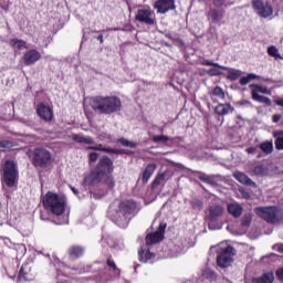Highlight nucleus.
Masks as SVG:
<instances>
[{
    "mask_svg": "<svg viewBox=\"0 0 283 283\" xmlns=\"http://www.w3.org/2000/svg\"><path fill=\"white\" fill-rule=\"evenodd\" d=\"M136 211V202L132 200L122 201L117 207L112 205L108 209V217L115 224L125 229L129 224V216Z\"/></svg>",
    "mask_w": 283,
    "mask_h": 283,
    "instance_id": "nucleus-1",
    "label": "nucleus"
},
{
    "mask_svg": "<svg viewBox=\"0 0 283 283\" xmlns=\"http://www.w3.org/2000/svg\"><path fill=\"white\" fill-rule=\"evenodd\" d=\"M91 107L98 114H115L120 112L123 103L116 96H97L91 101Z\"/></svg>",
    "mask_w": 283,
    "mask_h": 283,
    "instance_id": "nucleus-2",
    "label": "nucleus"
},
{
    "mask_svg": "<svg viewBox=\"0 0 283 283\" xmlns=\"http://www.w3.org/2000/svg\"><path fill=\"white\" fill-rule=\"evenodd\" d=\"M43 205L48 211H52L54 216H61L65 211V197L53 192H48L43 197Z\"/></svg>",
    "mask_w": 283,
    "mask_h": 283,
    "instance_id": "nucleus-3",
    "label": "nucleus"
},
{
    "mask_svg": "<svg viewBox=\"0 0 283 283\" xmlns=\"http://www.w3.org/2000/svg\"><path fill=\"white\" fill-rule=\"evenodd\" d=\"M255 213L260 216L265 222L270 224H277L282 222L283 211L282 208L272 206V207H261L255 209Z\"/></svg>",
    "mask_w": 283,
    "mask_h": 283,
    "instance_id": "nucleus-4",
    "label": "nucleus"
},
{
    "mask_svg": "<svg viewBox=\"0 0 283 283\" xmlns=\"http://www.w3.org/2000/svg\"><path fill=\"white\" fill-rule=\"evenodd\" d=\"M3 182L8 187H14L19 179V170L17 169V163L13 160H7L2 166Z\"/></svg>",
    "mask_w": 283,
    "mask_h": 283,
    "instance_id": "nucleus-5",
    "label": "nucleus"
},
{
    "mask_svg": "<svg viewBox=\"0 0 283 283\" xmlns=\"http://www.w3.org/2000/svg\"><path fill=\"white\" fill-rule=\"evenodd\" d=\"M234 258H235V248L228 245L217 256V264L221 269H229V266L233 264Z\"/></svg>",
    "mask_w": 283,
    "mask_h": 283,
    "instance_id": "nucleus-6",
    "label": "nucleus"
},
{
    "mask_svg": "<svg viewBox=\"0 0 283 283\" xmlns=\"http://www.w3.org/2000/svg\"><path fill=\"white\" fill-rule=\"evenodd\" d=\"M52 153L44 148H36L33 154V165L35 167H48L52 165Z\"/></svg>",
    "mask_w": 283,
    "mask_h": 283,
    "instance_id": "nucleus-7",
    "label": "nucleus"
},
{
    "mask_svg": "<svg viewBox=\"0 0 283 283\" xmlns=\"http://www.w3.org/2000/svg\"><path fill=\"white\" fill-rule=\"evenodd\" d=\"M252 7L261 19H269V17H273V7L266 0H253Z\"/></svg>",
    "mask_w": 283,
    "mask_h": 283,
    "instance_id": "nucleus-8",
    "label": "nucleus"
},
{
    "mask_svg": "<svg viewBox=\"0 0 283 283\" xmlns=\"http://www.w3.org/2000/svg\"><path fill=\"white\" fill-rule=\"evenodd\" d=\"M95 171L105 178L107 174H112V171H114V161L107 156L102 157L95 167Z\"/></svg>",
    "mask_w": 283,
    "mask_h": 283,
    "instance_id": "nucleus-9",
    "label": "nucleus"
},
{
    "mask_svg": "<svg viewBox=\"0 0 283 283\" xmlns=\"http://www.w3.org/2000/svg\"><path fill=\"white\" fill-rule=\"evenodd\" d=\"M224 216V208L220 205H212L209 207V216H208V222H209V229H216L213 227V222H218L220 218Z\"/></svg>",
    "mask_w": 283,
    "mask_h": 283,
    "instance_id": "nucleus-10",
    "label": "nucleus"
},
{
    "mask_svg": "<svg viewBox=\"0 0 283 283\" xmlns=\"http://www.w3.org/2000/svg\"><path fill=\"white\" fill-rule=\"evenodd\" d=\"M135 19L136 21H139V23H145L146 25H154L156 23V18L154 17V11H151V9H139Z\"/></svg>",
    "mask_w": 283,
    "mask_h": 283,
    "instance_id": "nucleus-11",
    "label": "nucleus"
},
{
    "mask_svg": "<svg viewBox=\"0 0 283 283\" xmlns=\"http://www.w3.org/2000/svg\"><path fill=\"white\" fill-rule=\"evenodd\" d=\"M165 229H167V223H160L158 227V231L155 233H150L146 235V244L147 247L151 244H158L165 238Z\"/></svg>",
    "mask_w": 283,
    "mask_h": 283,
    "instance_id": "nucleus-12",
    "label": "nucleus"
},
{
    "mask_svg": "<svg viewBox=\"0 0 283 283\" xmlns=\"http://www.w3.org/2000/svg\"><path fill=\"white\" fill-rule=\"evenodd\" d=\"M157 14H167L169 10H176V1L174 0H157L154 4Z\"/></svg>",
    "mask_w": 283,
    "mask_h": 283,
    "instance_id": "nucleus-13",
    "label": "nucleus"
},
{
    "mask_svg": "<svg viewBox=\"0 0 283 283\" xmlns=\"http://www.w3.org/2000/svg\"><path fill=\"white\" fill-rule=\"evenodd\" d=\"M105 178L101 172L94 169L91 174L84 175V179L82 181L83 187H93L94 185H98Z\"/></svg>",
    "mask_w": 283,
    "mask_h": 283,
    "instance_id": "nucleus-14",
    "label": "nucleus"
},
{
    "mask_svg": "<svg viewBox=\"0 0 283 283\" xmlns=\"http://www.w3.org/2000/svg\"><path fill=\"white\" fill-rule=\"evenodd\" d=\"M36 113L39 114L40 118L42 120H45L46 123H50L54 118V113L52 112V108L50 106H46L45 104H39L36 106Z\"/></svg>",
    "mask_w": 283,
    "mask_h": 283,
    "instance_id": "nucleus-15",
    "label": "nucleus"
},
{
    "mask_svg": "<svg viewBox=\"0 0 283 283\" xmlns=\"http://www.w3.org/2000/svg\"><path fill=\"white\" fill-rule=\"evenodd\" d=\"M233 178H235V180H238V182L241 185H247L248 187H253L254 189L258 187V185L242 171H234Z\"/></svg>",
    "mask_w": 283,
    "mask_h": 283,
    "instance_id": "nucleus-16",
    "label": "nucleus"
},
{
    "mask_svg": "<svg viewBox=\"0 0 283 283\" xmlns=\"http://www.w3.org/2000/svg\"><path fill=\"white\" fill-rule=\"evenodd\" d=\"M41 59V52L36 50H30L24 54V63L25 65H34L36 61Z\"/></svg>",
    "mask_w": 283,
    "mask_h": 283,
    "instance_id": "nucleus-17",
    "label": "nucleus"
},
{
    "mask_svg": "<svg viewBox=\"0 0 283 283\" xmlns=\"http://www.w3.org/2000/svg\"><path fill=\"white\" fill-rule=\"evenodd\" d=\"M157 169L156 164H148L146 169L144 170L142 175V182L143 185H147L149 182V178L154 176L155 171Z\"/></svg>",
    "mask_w": 283,
    "mask_h": 283,
    "instance_id": "nucleus-18",
    "label": "nucleus"
},
{
    "mask_svg": "<svg viewBox=\"0 0 283 283\" xmlns=\"http://www.w3.org/2000/svg\"><path fill=\"white\" fill-rule=\"evenodd\" d=\"M254 283H273L275 282V274L273 272H264L261 276L253 279Z\"/></svg>",
    "mask_w": 283,
    "mask_h": 283,
    "instance_id": "nucleus-19",
    "label": "nucleus"
},
{
    "mask_svg": "<svg viewBox=\"0 0 283 283\" xmlns=\"http://www.w3.org/2000/svg\"><path fill=\"white\" fill-rule=\"evenodd\" d=\"M235 108L231 106V104H219L216 106L214 112L219 116H227V114H231V112H234Z\"/></svg>",
    "mask_w": 283,
    "mask_h": 283,
    "instance_id": "nucleus-20",
    "label": "nucleus"
},
{
    "mask_svg": "<svg viewBox=\"0 0 283 283\" xmlns=\"http://www.w3.org/2000/svg\"><path fill=\"white\" fill-rule=\"evenodd\" d=\"M244 209L242 208V205L240 203H229L228 205V212L230 216H233V218H240L242 216V211Z\"/></svg>",
    "mask_w": 283,
    "mask_h": 283,
    "instance_id": "nucleus-21",
    "label": "nucleus"
},
{
    "mask_svg": "<svg viewBox=\"0 0 283 283\" xmlns=\"http://www.w3.org/2000/svg\"><path fill=\"white\" fill-rule=\"evenodd\" d=\"M18 280L19 282H32V274L30 273V269H28V266H22L20 269Z\"/></svg>",
    "mask_w": 283,
    "mask_h": 283,
    "instance_id": "nucleus-22",
    "label": "nucleus"
},
{
    "mask_svg": "<svg viewBox=\"0 0 283 283\" xmlns=\"http://www.w3.org/2000/svg\"><path fill=\"white\" fill-rule=\"evenodd\" d=\"M73 140H75V143H81V144H84V145H94V138L92 137H85L81 134H76V135H73Z\"/></svg>",
    "mask_w": 283,
    "mask_h": 283,
    "instance_id": "nucleus-23",
    "label": "nucleus"
},
{
    "mask_svg": "<svg viewBox=\"0 0 283 283\" xmlns=\"http://www.w3.org/2000/svg\"><path fill=\"white\" fill-rule=\"evenodd\" d=\"M273 136H274V138H276L274 142L276 149L279 151H282V149H283V130L274 132Z\"/></svg>",
    "mask_w": 283,
    "mask_h": 283,
    "instance_id": "nucleus-24",
    "label": "nucleus"
},
{
    "mask_svg": "<svg viewBox=\"0 0 283 283\" xmlns=\"http://www.w3.org/2000/svg\"><path fill=\"white\" fill-rule=\"evenodd\" d=\"M139 260L140 262L147 263L149 262V260H154V258H156V254L149 252V251H145V250H139Z\"/></svg>",
    "mask_w": 283,
    "mask_h": 283,
    "instance_id": "nucleus-25",
    "label": "nucleus"
},
{
    "mask_svg": "<svg viewBox=\"0 0 283 283\" xmlns=\"http://www.w3.org/2000/svg\"><path fill=\"white\" fill-rule=\"evenodd\" d=\"M251 94H252V98L254 101H256V103H264L268 106L272 105L271 98L262 96V95L258 94L256 92H251Z\"/></svg>",
    "mask_w": 283,
    "mask_h": 283,
    "instance_id": "nucleus-26",
    "label": "nucleus"
},
{
    "mask_svg": "<svg viewBox=\"0 0 283 283\" xmlns=\"http://www.w3.org/2000/svg\"><path fill=\"white\" fill-rule=\"evenodd\" d=\"M228 71V75L227 78L229 81H238V78H240V76H242V71L237 70V69H227Z\"/></svg>",
    "mask_w": 283,
    "mask_h": 283,
    "instance_id": "nucleus-27",
    "label": "nucleus"
},
{
    "mask_svg": "<svg viewBox=\"0 0 283 283\" xmlns=\"http://www.w3.org/2000/svg\"><path fill=\"white\" fill-rule=\"evenodd\" d=\"M69 253L73 260H76V258H81V255H83L84 250L82 247L74 245L70 249Z\"/></svg>",
    "mask_w": 283,
    "mask_h": 283,
    "instance_id": "nucleus-28",
    "label": "nucleus"
},
{
    "mask_svg": "<svg viewBox=\"0 0 283 283\" xmlns=\"http://www.w3.org/2000/svg\"><path fill=\"white\" fill-rule=\"evenodd\" d=\"M250 87H252L251 92H255L256 94H271V91L266 86L251 84Z\"/></svg>",
    "mask_w": 283,
    "mask_h": 283,
    "instance_id": "nucleus-29",
    "label": "nucleus"
},
{
    "mask_svg": "<svg viewBox=\"0 0 283 283\" xmlns=\"http://www.w3.org/2000/svg\"><path fill=\"white\" fill-rule=\"evenodd\" d=\"M166 175L165 172H159L155 177L153 184H151V189H156V187H159V185H163L165 182Z\"/></svg>",
    "mask_w": 283,
    "mask_h": 283,
    "instance_id": "nucleus-30",
    "label": "nucleus"
},
{
    "mask_svg": "<svg viewBox=\"0 0 283 283\" xmlns=\"http://www.w3.org/2000/svg\"><path fill=\"white\" fill-rule=\"evenodd\" d=\"M11 45L15 48V50H27L28 43L23 40L13 39L11 40Z\"/></svg>",
    "mask_w": 283,
    "mask_h": 283,
    "instance_id": "nucleus-31",
    "label": "nucleus"
},
{
    "mask_svg": "<svg viewBox=\"0 0 283 283\" xmlns=\"http://www.w3.org/2000/svg\"><path fill=\"white\" fill-rule=\"evenodd\" d=\"M202 276L206 279V280H209L210 282H216L218 275L216 274V272L211 269H206L203 272H202Z\"/></svg>",
    "mask_w": 283,
    "mask_h": 283,
    "instance_id": "nucleus-32",
    "label": "nucleus"
},
{
    "mask_svg": "<svg viewBox=\"0 0 283 283\" xmlns=\"http://www.w3.org/2000/svg\"><path fill=\"white\" fill-rule=\"evenodd\" d=\"M255 78H260V76L256 75L255 73H249L248 76L241 77L240 83L241 85H249V83H251V81Z\"/></svg>",
    "mask_w": 283,
    "mask_h": 283,
    "instance_id": "nucleus-33",
    "label": "nucleus"
},
{
    "mask_svg": "<svg viewBox=\"0 0 283 283\" xmlns=\"http://www.w3.org/2000/svg\"><path fill=\"white\" fill-rule=\"evenodd\" d=\"M260 149L266 155L273 154V143L271 142H264L260 145Z\"/></svg>",
    "mask_w": 283,
    "mask_h": 283,
    "instance_id": "nucleus-34",
    "label": "nucleus"
},
{
    "mask_svg": "<svg viewBox=\"0 0 283 283\" xmlns=\"http://www.w3.org/2000/svg\"><path fill=\"white\" fill-rule=\"evenodd\" d=\"M208 17H209V19H212V21H221L222 20V15L220 14V11H218L216 9H210Z\"/></svg>",
    "mask_w": 283,
    "mask_h": 283,
    "instance_id": "nucleus-35",
    "label": "nucleus"
},
{
    "mask_svg": "<svg viewBox=\"0 0 283 283\" xmlns=\"http://www.w3.org/2000/svg\"><path fill=\"white\" fill-rule=\"evenodd\" d=\"M199 180H201L202 182H206L207 185H212L216 186V179L213 178V176H209V175H201L199 176Z\"/></svg>",
    "mask_w": 283,
    "mask_h": 283,
    "instance_id": "nucleus-36",
    "label": "nucleus"
},
{
    "mask_svg": "<svg viewBox=\"0 0 283 283\" xmlns=\"http://www.w3.org/2000/svg\"><path fill=\"white\" fill-rule=\"evenodd\" d=\"M268 54H269V56H273V59H275V61H277V59H282L280 51L275 46H270L268 49Z\"/></svg>",
    "mask_w": 283,
    "mask_h": 283,
    "instance_id": "nucleus-37",
    "label": "nucleus"
},
{
    "mask_svg": "<svg viewBox=\"0 0 283 283\" xmlns=\"http://www.w3.org/2000/svg\"><path fill=\"white\" fill-rule=\"evenodd\" d=\"M87 149H91L93 151H104L105 154H112V148L103 147L102 144L97 146H88Z\"/></svg>",
    "mask_w": 283,
    "mask_h": 283,
    "instance_id": "nucleus-38",
    "label": "nucleus"
},
{
    "mask_svg": "<svg viewBox=\"0 0 283 283\" xmlns=\"http://www.w3.org/2000/svg\"><path fill=\"white\" fill-rule=\"evenodd\" d=\"M254 176H266V167L259 165L253 170Z\"/></svg>",
    "mask_w": 283,
    "mask_h": 283,
    "instance_id": "nucleus-39",
    "label": "nucleus"
},
{
    "mask_svg": "<svg viewBox=\"0 0 283 283\" xmlns=\"http://www.w3.org/2000/svg\"><path fill=\"white\" fill-rule=\"evenodd\" d=\"M212 95L217 96V98H221L224 101V91L220 86H216L212 91Z\"/></svg>",
    "mask_w": 283,
    "mask_h": 283,
    "instance_id": "nucleus-40",
    "label": "nucleus"
},
{
    "mask_svg": "<svg viewBox=\"0 0 283 283\" xmlns=\"http://www.w3.org/2000/svg\"><path fill=\"white\" fill-rule=\"evenodd\" d=\"M118 143H120V145H123L124 147H130L132 149H136V147H137L136 143L129 142L125 138L118 139Z\"/></svg>",
    "mask_w": 283,
    "mask_h": 283,
    "instance_id": "nucleus-41",
    "label": "nucleus"
},
{
    "mask_svg": "<svg viewBox=\"0 0 283 283\" xmlns=\"http://www.w3.org/2000/svg\"><path fill=\"white\" fill-rule=\"evenodd\" d=\"M104 178V182L105 185H107L108 189H114V187H116V181H114V177L106 175Z\"/></svg>",
    "mask_w": 283,
    "mask_h": 283,
    "instance_id": "nucleus-42",
    "label": "nucleus"
},
{
    "mask_svg": "<svg viewBox=\"0 0 283 283\" xmlns=\"http://www.w3.org/2000/svg\"><path fill=\"white\" fill-rule=\"evenodd\" d=\"M202 65H208V66H212V67H220V70H229L228 66L220 65L219 63L211 62L209 60L203 61Z\"/></svg>",
    "mask_w": 283,
    "mask_h": 283,
    "instance_id": "nucleus-43",
    "label": "nucleus"
},
{
    "mask_svg": "<svg viewBox=\"0 0 283 283\" xmlns=\"http://www.w3.org/2000/svg\"><path fill=\"white\" fill-rule=\"evenodd\" d=\"M153 142L154 143H168L169 142V137L166 135H156L153 137Z\"/></svg>",
    "mask_w": 283,
    "mask_h": 283,
    "instance_id": "nucleus-44",
    "label": "nucleus"
},
{
    "mask_svg": "<svg viewBox=\"0 0 283 283\" xmlns=\"http://www.w3.org/2000/svg\"><path fill=\"white\" fill-rule=\"evenodd\" d=\"M191 206H192V209H197L198 211H202V207H203L202 200L195 199V200L191 201Z\"/></svg>",
    "mask_w": 283,
    "mask_h": 283,
    "instance_id": "nucleus-45",
    "label": "nucleus"
},
{
    "mask_svg": "<svg viewBox=\"0 0 283 283\" xmlns=\"http://www.w3.org/2000/svg\"><path fill=\"white\" fill-rule=\"evenodd\" d=\"M251 220H253L251 214L243 216V218L241 219L242 227H249L251 224Z\"/></svg>",
    "mask_w": 283,
    "mask_h": 283,
    "instance_id": "nucleus-46",
    "label": "nucleus"
},
{
    "mask_svg": "<svg viewBox=\"0 0 283 283\" xmlns=\"http://www.w3.org/2000/svg\"><path fill=\"white\" fill-rule=\"evenodd\" d=\"M207 74H209V76H222V71L218 69H210L207 71Z\"/></svg>",
    "mask_w": 283,
    "mask_h": 283,
    "instance_id": "nucleus-47",
    "label": "nucleus"
},
{
    "mask_svg": "<svg viewBox=\"0 0 283 283\" xmlns=\"http://www.w3.org/2000/svg\"><path fill=\"white\" fill-rule=\"evenodd\" d=\"M0 148L1 149H10V148H12V142H10V140H1L0 142Z\"/></svg>",
    "mask_w": 283,
    "mask_h": 283,
    "instance_id": "nucleus-48",
    "label": "nucleus"
},
{
    "mask_svg": "<svg viewBox=\"0 0 283 283\" xmlns=\"http://www.w3.org/2000/svg\"><path fill=\"white\" fill-rule=\"evenodd\" d=\"M239 193H241L242 198H244L245 200H249L251 198V193H249V191H247L244 188H240Z\"/></svg>",
    "mask_w": 283,
    "mask_h": 283,
    "instance_id": "nucleus-49",
    "label": "nucleus"
},
{
    "mask_svg": "<svg viewBox=\"0 0 283 283\" xmlns=\"http://www.w3.org/2000/svg\"><path fill=\"white\" fill-rule=\"evenodd\" d=\"M88 160L90 163H96V160H98V153H95V151L91 153L88 155Z\"/></svg>",
    "mask_w": 283,
    "mask_h": 283,
    "instance_id": "nucleus-50",
    "label": "nucleus"
},
{
    "mask_svg": "<svg viewBox=\"0 0 283 283\" xmlns=\"http://www.w3.org/2000/svg\"><path fill=\"white\" fill-rule=\"evenodd\" d=\"M275 275L279 282H283V268H280L279 270H276Z\"/></svg>",
    "mask_w": 283,
    "mask_h": 283,
    "instance_id": "nucleus-51",
    "label": "nucleus"
},
{
    "mask_svg": "<svg viewBox=\"0 0 283 283\" xmlns=\"http://www.w3.org/2000/svg\"><path fill=\"white\" fill-rule=\"evenodd\" d=\"M111 154H129L125 149L111 148Z\"/></svg>",
    "mask_w": 283,
    "mask_h": 283,
    "instance_id": "nucleus-52",
    "label": "nucleus"
},
{
    "mask_svg": "<svg viewBox=\"0 0 283 283\" xmlns=\"http://www.w3.org/2000/svg\"><path fill=\"white\" fill-rule=\"evenodd\" d=\"M107 266H109V269H113L114 271L117 270L116 263L112 259L107 260Z\"/></svg>",
    "mask_w": 283,
    "mask_h": 283,
    "instance_id": "nucleus-53",
    "label": "nucleus"
},
{
    "mask_svg": "<svg viewBox=\"0 0 283 283\" xmlns=\"http://www.w3.org/2000/svg\"><path fill=\"white\" fill-rule=\"evenodd\" d=\"M216 8H222L224 0H212Z\"/></svg>",
    "mask_w": 283,
    "mask_h": 283,
    "instance_id": "nucleus-54",
    "label": "nucleus"
},
{
    "mask_svg": "<svg viewBox=\"0 0 283 283\" xmlns=\"http://www.w3.org/2000/svg\"><path fill=\"white\" fill-rule=\"evenodd\" d=\"M272 120H273V123H280V120H282V115H280V114H274V115L272 116Z\"/></svg>",
    "mask_w": 283,
    "mask_h": 283,
    "instance_id": "nucleus-55",
    "label": "nucleus"
},
{
    "mask_svg": "<svg viewBox=\"0 0 283 283\" xmlns=\"http://www.w3.org/2000/svg\"><path fill=\"white\" fill-rule=\"evenodd\" d=\"M247 154H258V147L247 148Z\"/></svg>",
    "mask_w": 283,
    "mask_h": 283,
    "instance_id": "nucleus-56",
    "label": "nucleus"
},
{
    "mask_svg": "<svg viewBox=\"0 0 283 283\" xmlns=\"http://www.w3.org/2000/svg\"><path fill=\"white\" fill-rule=\"evenodd\" d=\"M275 105H277L279 107H283V98L275 99Z\"/></svg>",
    "mask_w": 283,
    "mask_h": 283,
    "instance_id": "nucleus-57",
    "label": "nucleus"
},
{
    "mask_svg": "<svg viewBox=\"0 0 283 283\" xmlns=\"http://www.w3.org/2000/svg\"><path fill=\"white\" fill-rule=\"evenodd\" d=\"M276 251H279V253H283V244L276 245Z\"/></svg>",
    "mask_w": 283,
    "mask_h": 283,
    "instance_id": "nucleus-58",
    "label": "nucleus"
},
{
    "mask_svg": "<svg viewBox=\"0 0 283 283\" xmlns=\"http://www.w3.org/2000/svg\"><path fill=\"white\" fill-rule=\"evenodd\" d=\"M71 190L75 196H78V189H76L75 187L71 186Z\"/></svg>",
    "mask_w": 283,
    "mask_h": 283,
    "instance_id": "nucleus-59",
    "label": "nucleus"
},
{
    "mask_svg": "<svg viewBox=\"0 0 283 283\" xmlns=\"http://www.w3.org/2000/svg\"><path fill=\"white\" fill-rule=\"evenodd\" d=\"M96 39L97 41H99L101 44H103V35H98Z\"/></svg>",
    "mask_w": 283,
    "mask_h": 283,
    "instance_id": "nucleus-60",
    "label": "nucleus"
},
{
    "mask_svg": "<svg viewBox=\"0 0 283 283\" xmlns=\"http://www.w3.org/2000/svg\"><path fill=\"white\" fill-rule=\"evenodd\" d=\"M245 105H251V102L247 101V102H245Z\"/></svg>",
    "mask_w": 283,
    "mask_h": 283,
    "instance_id": "nucleus-61",
    "label": "nucleus"
}]
</instances>
